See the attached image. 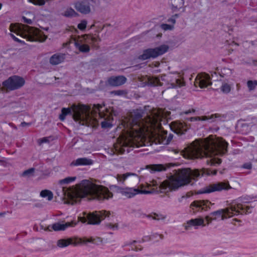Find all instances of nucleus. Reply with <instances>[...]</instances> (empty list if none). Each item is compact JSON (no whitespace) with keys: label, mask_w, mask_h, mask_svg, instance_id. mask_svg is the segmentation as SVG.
<instances>
[{"label":"nucleus","mask_w":257,"mask_h":257,"mask_svg":"<svg viewBox=\"0 0 257 257\" xmlns=\"http://www.w3.org/2000/svg\"><path fill=\"white\" fill-rule=\"evenodd\" d=\"M126 113L122 120V123L127 131V137L123 138L114 146L115 150L119 154L125 151L128 153L129 148L136 146L152 145L150 142L146 143L144 138L145 133H152V130H160L161 128V120L163 116L161 113Z\"/></svg>","instance_id":"f257e3e1"},{"label":"nucleus","mask_w":257,"mask_h":257,"mask_svg":"<svg viewBox=\"0 0 257 257\" xmlns=\"http://www.w3.org/2000/svg\"><path fill=\"white\" fill-rule=\"evenodd\" d=\"M217 171L203 169L192 170L190 168L179 170L175 174L160 184L156 189L151 191L143 190L133 188H123L121 194L127 198H132L138 194H150L153 192L166 193L169 191H175L179 188L188 184L191 179H195L204 175H216Z\"/></svg>","instance_id":"f03ea898"},{"label":"nucleus","mask_w":257,"mask_h":257,"mask_svg":"<svg viewBox=\"0 0 257 257\" xmlns=\"http://www.w3.org/2000/svg\"><path fill=\"white\" fill-rule=\"evenodd\" d=\"M227 146L228 144L222 139L210 136L203 141H196L191 144L187 149L186 155L191 159L206 157L208 158L206 161L208 164L215 166L219 165L221 160L214 156L225 154Z\"/></svg>","instance_id":"7ed1b4c3"},{"label":"nucleus","mask_w":257,"mask_h":257,"mask_svg":"<svg viewBox=\"0 0 257 257\" xmlns=\"http://www.w3.org/2000/svg\"><path fill=\"white\" fill-rule=\"evenodd\" d=\"M68 196L70 199L68 203L73 204L80 198L88 197L99 201L112 198V193L108 189L96 183L92 180H83L75 187L69 191Z\"/></svg>","instance_id":"20e7f679"},{"label":"nucleus","mask_w":257,"mask_h":257,"mask_svg":"<svg viewBox=\"0 0 257 257\" xmlns=\"http://www.w3.org/2000/svg\"><path fill=\"white\" fill-rule=\"evenodd\" d=\"M250 212V206H244L239 203L232 202L225 208L211 212L210 215L213 217L214 220L220 218L223 220L233 216L243 213L248 214Z\"/></svg>","instance_id":"39448f33"},{"label":"nucleus","mask_w":257,"mask_h":257,"mask_svg":"<svg viewBox=\"0 0 257 257\" xmlns=\"http://www.w3.org/2000/svg\"><path fill=\"white\" fill-rule=\"evenodd\" d=\"M10 31L31 42H44L47 39V36L38 29L23 24L17 26L11 25Z\"/></svg>","instance_id":"423d86ee"},{"label":"nucleus","mask_w":257,"mask_h":257,"mask_svg":"<svg viewBox=\"0 0 257 257\" xmlns=\"http://www.w3.org/2000/svg\"><path fill=\"white\" fill-rule=\"evenodd\" d=\"M97 41V38L91 36L89 35H84L82 36H78L77 38H71L68 43L66 45L70 43H74L76 48L81 53H87L89 52L90 48L89 44L92 42L94 43Z\"/></svg>","instance_id":"0eeeda50"},{"label":"nucleus","mask_w":257,"mask_h":257,"mask_svg":"<svg viewBox=\"0 0 257 257\" xmlns=\"http://www.w3.org/2000/svg\"><path fill=\"white\" fill-rule=\"evenodd\" d=\"M101 242L102 239L99 237H75L59 239L57 241V245L60 247H64L67 246L70 244H73L76 245L80 244H86L88 243H92L93 244H98Z\"/></svg>","instance_id":"6e6552de"},{"label":"nucleus","mask_w":257,"mask_h":257,"mask_svg":"<svg viewBox=\"0 0 257 257\" xmlns=\"http://www.w3.org/2000/svg\"><path fill=\"white\" fill-rule=\"evenodd\" d=\"M25 83V81L23 78L14 75L3 82L2 90L6 92L14 91L21 88Z\"/></svg>","instance_id":"1a4fd4ad"},{"label":"nucleus","mask_w":257,"mask_h":257,"mask_svg":"<svg viewBox=\"0 0 257 257\" xmlns=\"http://www.w3.org/2000/svg\"><path fill=\"white\" fill-rule=\"evenodd\" d=\"M169 48L167 45H162L155 48L145 49L143 51V54L138 57V59L141 60H146L155 58L167 52Z\"/></svg>","instance_id":"9d476101"},{"label":"nucleus","mask_w":257,"mask_h":257,"mask_svg":"<svg viewBox=\"0 0 257 257\" xmlns=\"http://www.w3.org/2000/svg\"><path fill=\"white\" fill-rule=\"evenodd\" d=\"M102 106L100 104H84L81 103L73 104L71 106L67 108L63 107L61 109V112H89V110L92 108L100 110ZM91 112H95V110Z\"/></svg>","instance_id":"9b49d317"},{"label":"nucleus","mask_w":257,"mask_h":257,"mask_svg":"<svg viewBox=\"0 0 257 257\" xmlns=\"http://www.w3.org/2000/svg\"><path fill=\"white\" fill-rule=\"evenodd\" d=\"M110 215V211H106L105 210L95 211L88 213L86 216V218H82L81 221L85 222L86 221H88V224L97 225L99 224L101 221L105 218L108 217Z\"/></svg>","instance_id":"f8f14e48"},{"label":"nucleus","mask_w":257,"mask_h":257,"mask_svg":"<svg viewBox=\"0 0 257 257\" xmlns=\"http://www.w3.org/2000/svg\"><path fill=\"white\" fill-rule=\"evenodd\" d=\"M231 189L228 181L220 182L210 184L204 187L198 191V194H208L215 191L228 190Z\"/></svg>","instance_id":"ddd939ff"},{"label":"nucleus","mask_w":257,"mask_h":257,"mask_svg":"<svg viewBox=\"0 0 257 257\" xmlns=\"http://www.w3.org/2000/svg\"><path fill=\"white\" fill-rule=\"evenodd\" d=\"M211 203L208 200H196L192 202L190 205V212L195 214L197 212L206 211L210 208Z\"/></svg>","instance_id":"4468645a"},{"label":"nucleus","mask_w":257,"mask_h":257,"mask_svg":"<svg viewBox=\"0 0 257 257\" xmlns=\"http://www.w3.org/2000/svg\"><path fill=\"white\" fill-rule=\"evenodd\" d=\"M74 8L77 11L84 15L89 14L91 12V9L89 0H79L74 3Z\"/></svg>","instance_id":"2eb2a0df"},{"label":"nucleus","mask_w":257,"mask_h":257,"mask_svg":"<svg viewBox=\"0 0 257 257\" xmlns=\"http://www.w3.org/2000/svg\"><path fill=\"white\" fill-rule=\"evenodd\" d=\"M211 84L210 77L209 75L206 73L198 74L194 81V85L196 86H199L200 88L206 87Z\"/></svg>","instance_id":"dca6fc26"},{"label":"nucleus","mask_w":257,"mask_h":257,"mask_svg":"<svg viewBox=\"0 0 257 257\" xmlns=\"http://www.w3.org/2000/svg\"><path fill=\"white\" fill-rule=\"evenodd\" d=\"M126 80V78L122 75L111 76L108 78L106 83L111 86L117 87L124 84Z\"/></svg>","instance_id":"f3484780"},{"label":"nucleus","mask_w":257,"mask_h":257,"mask_svg":"<svg viewBox=\"0 0 257 257\" xmlns=\"http://www.w3.org/2000/svg\"><path fill=\"white\" fill-rule=\"evenodd\" d=\"M206 225L204 219L202 217H198L187 221L185 228L187 230L189 229L191 227H194L195 228L197 229L199 226L204 227Z\"/></svg>","instance_id":"a211bd4d"},{"label":"nucleus","mask_w":257,"mask_h":257,"mask_svg":"<svg viewBox=\"0 0 257 257\" xmlns=\"http://www.w3.org/2000/svg\"><path fill=\"white\" fill-rule=\"evenodd\" d=\"M171 129L178 135L184 134L187 130V125L183 122L174 121L171 123Z\"/></svg>","instance_id":"6ab92c4d"},{"label":"nucleus","mask_w":257,"mask_h":257,"mask_svg":"<svg viewBox=\"0 0 257 257\" xmlns=\"http://www.w3.org/2000/svg\"><path fill=\"white\" fill-rule=\"evenodd\" d=\"M90 113H61L59 118L61 120H64L66 115L70 114L76 121H83L86 117L89 116Z\"/></svg>","instance_id":"aec40b11"},{"label":"nucleus","mask_w":257,"mask_h":257,"mask_svg":"<svg viewBox=\"0 0 257 257\" xmlns=\"http://www.w3.org/2000/svg\"><path fill=\"white\" fill-rule=\"evenodd\" d=\"M93 162L92 160L87 158H80L74 160L71 163V166H88L93 164Z\"/></svg>","instance_id":"412c9836"},{"label":"nucleus","mask_w":257,"mask_h":257,"mask_svg":"<svg viewBox=\"0 0 257 257\" xmlns=\"http://www.w3.org/2000/svg\"><path fill=\"white\" fill-rule=\"evenodd\" d=\"M219 117V115H217L215 113V114H211V115L208 116H194L191 117L189 118V120L191 121H207L209 122H213L215 119Z\"/></svg>","instance_id":"4be33fe9"},{"label":"nucleus","mask_w":257,"mask_h":257,"mask_svg":"<svg viewBox=\"0 0 257 257\" xmlns=\"http://www.w3.org/2000/svg\"><path fill=\"white\" fill-rule=\"evenodd\" d=\"M71 223L66 222L65 223H56L52 226H48L46 230L51 231L52 229L55 231L64 230L66 228L71 226Z\"/></svg>","instance_id":"5701e85b"},{"label":"nucleus","mask_w":257,"mask_h":257,"mask_svg":"<svg viewBox=\"0 0 257 257\" xmlns=\"http://www.w3.org/2000/svg\"><path fill=\"white\" fill-rule=\"evenodd\" d=\"M64 59L65 57L64 54H55L50 57L49 62L51 64L56 65L62 62Z\"/></svg>","instance_id":"b1692460"},{"label":"nucleus","mask_w":257,"mask_h":257,"mask_svg":"<svg viewBox=\"0 0 257 257\" xmlns=\"http://www.w3.org/2000/svg\"><path fill=\"white\" fill-rule=\"evenodd\" d=\"M138 242L136 240H128L124 242L122 247L126 250H141V248H139V246L136 244Z\"/></svg>","instance_id":"393cba45"},{"label":"nucleus","mask_w":257,"mask_h":257,"mask_svg":"<svg viewBox=\"0 0 257 257\" xmlns=\"http://www.w3.org/2000/svg\"><path fill=\"white\" fill-rule=\"evenodd\" d=\"M136 175V174L133 173H126L123 174H117L115 175V178L117 180L118 184H123L124 181L128 177Z\"/></svg>","instance_id":"a878e982"},{"label":"nucleus","mask_w":257,"mask_h":257,"mask_svg":"<svg viewBox=\"0 0 257 257\" xmlns=\"http://www.w3.org/2000/svg\"><path fill=\"white\" fill-rule=\"evenodd\" d=\"M113 118L111 116L107 115L103 121L101 122V125L102 128H106L111 127L112 126Z\"/></svg>","instance_id":"bb28decb"},{"label":"nucleus","mask_w":257,"mask_h":257,"mask_svg":"<svg viewBox=\"0 0 257 257\" xmlns=\"http://www.w3.org/2000/svg\"><path fill=\"white\" fill-rule=\"evenodd\" d=\"M40 195L43 198H47L48 201H51L53 198V193L48 190H44L41 191Z\"/></svg>","instance_id":"cd10ccee"},{"label":"nucleus","mask_w":257,"mask_h":257,"mask_svg":"<svg viewBox=\"0 0 257 257\" xmlns=\"http://www.w3.org/2000/svg\"><path fill=\"white\" fill-rule=\"evenodd\" d=\"M148 84L153 86L162 85V83L158 78L153 77L148 78Z\"/></svg>","instance_id":"c85d7f7f"},{"label":"nucleus","mask_w":257,"mask_h":257,"mask_svg":"<svg viewBox=\"0 0 257 257\" xmlns=\"http://www.w3.org/2000/svg\"><path fill=\"white\" fill-rule=\"evenodd\" d=\"M173 8L175 10L181 9L184 5V0H171Z\"/></svg>","instance_id":"c756f323"},{"label":"nucleus","mask_w":257,"mask_h":257,"mask_svg":"<svg viewBox=\"0 0 257 257\" xmlns=\"http://www.w3.org/2000/svg\"><path fill=\"white\" fill-rule=\"evenodd\" d=\"M232 73V70L229 68L224 67L219 72L220 75L222 77H228Z\"/></svg>","instance_id":"7c9ffc66"},{"label":"nucleus","mask_w":257,"mask_h":257,"mask_svg":"<svg viewBox=\"0 0 257 257\" xmlns=\"http://www.w3.org/2000/svg\"><path fill=\"white\" fill-rule=\"evenodd\" d=\"M76 179V177H68L63 179L59 180V183L61 185L68 184L71 182H74Z\"/></svg>","instance_id":"2f4dec72"},{"label":"nucleus","mask_w":257,"mask_h":257,"mask_svg":"<svg viewBox=\"0 0 257 257\" xmlns=\"http://www.w3.org/2000/svg\"><path fill=\"white\" fill-rule=\"evenodd\" d=\"M77 15V13L71 8H68L63 14V15L66 17H71Z\"/></svg>","instance_id":"473e14b6"},{"label":"nucleus","mask_w":257,"mask_h":257,"mask_svg":"<svg viewBox=\"0 0 257 257\" xmlns=\"http://www.w3.org/2000/svg\"><path fill=\"white\" fill-rule=\"evenodd\" d=\"M136 112H153L152 108L149 106H145L143 107H140L137 109Z\"/></svg>","instance_id":"72a5a7b5"},{"label":"nucleus","mask_w":257,"mask_h":257,"mask_svg":"<svg viewBox=\"0 0 257 257\" xmlns=\"http://www.w3.org/2000/svg\"><path fill=\"white\" fill-rule=\"evenodd\" d=\"M247 86L249 91L254 90L257 86V80H248L247 82Z\"/></svg>","instance_id":"f704fd0d"},{"label":"nucleus","mask_w":257,"mask_h":257,"mask_svg":"<svg viewBox=\"0 0 257 257\" xmlns=\"http://www.w3.org/2000/svg\"><path fill=\"white\" fill-rule=\"evenodd\" d=\"M221 90L224 93H228L231 90V86L226 83H223L220 88Z\"/></svg>","instance_id":"c9c22d12"},{"label":"nucleus","mask_w":257,"mask_h":257,"mask_svg":"<svg viewBox=\"0 0 257 257\" xmlns=\"http://www.w3.org/2000/svg\"><path fill=\"white\" fill-rule=\"evenodd\" d=\"M173 88L176 87L177 86L181 87L184 85V82L180 79H176L175 80V83H172L171 84Z\"/></svg>","instance_id":"e433bc0d"},{"label":"nucleus","mask_w":257,"mask_h":257,"mask_svg":"<svg viewBox=\"0 0 257 257\" xmlns=\"http://www.w3.org/2000/svg\"><path fill=\"white\" fill-rule=\"evenodd\" d=\"M158 237L160 239H163L164 236L163 234H159L158 233H154L150 235V239L152 240H157L158 241L159 239H158Z\"/></svg>","instance_id":"4c0bfd02"},{"label":"nucleus","mask_w":257,"mask_h":257,"mask_svg":"<svg viewBox=\"0 0 257 257\" xmlns=\"http://www.w3.org/2000/svg\"><path fill=\"white\" fill-rule=\"evenodd\" d=\"M152 170L153 171H161L165 170L162 165H154L152 166Z\"/></svg>","instance_id":"58836bf2"},{"label":"nucleus","mask_w":257,"mask_h":257,"mask_svg":"<svg viewBox=\"0 0 257 257\" xmlns=\"http://www.w3.org/2000/svg\"><path fill=\"white\" fill-rule=\"evenodd\" d=\"M110 188L113 191H116L117 193L121 194L123 188L119 187L116 185H113L110 186Z\"/></svg>","instance_id":"ea45409f"},{"label":"nucleus","mask_w":257,"mask_h":257,"mask_svg":"<svg viewBox=\"0 0 257 257\" xmlns=\"http://www.w3.org/2000/svg\"><path fill=\"white\" fill-rule=\"evenodd\" d=\"M161 27L164 30H172L174 28V26L170 24H162Z\"/></svg>","instance_id":"a19ab883"},{"label":"nucleus","mask_w":257,"mask_h":257,"mask_svg":"<svg viewBox=\"0 0 257 257\" xmlns=\"http://www.w3.org/2000/svg\"><path fill=\"white\" fill-rule=\"evenodd\" d=\"M87 25V22L86 21H82L78 25V28L80 30H84Z\"/></svg>","instance_id":"79ce46f5"},{"label":"nucleus","mask_w":257,"mask_h":257,"mask_svg":"<svg viewBox=\"0 0 257 257\" xmlns=\"http://www.w3.org/2000/svg\"><path fill=\"white\" fill-rule=\"evenodd\" d=\"M34 172V169L31 168L25 171L23 173L24 176H30L33 174Z\"/></svg>","instance_id":"37998d69"},{"label":"nucleus","mask_w":257,"mask_h":257,"mask_svg":"<svg viewBox=\"0 0 257 257\" xmlns=\"http://www.w3.org/2000/svg\"><path fill=\"white\" fill-rule=\"evenodd\" d=\"M106 226L108 229H112V230H116L118 228L117 224H112L110 223H107L106 224Z\"/></svg>","instance_id":"c03bdc74"},{"label":"nucleus","mask_w":257,"mask_h":257,"mask_svg":"<svg viewBox=\"0 0 257 257\" xmlns=\"http://www.w3.org/2000/svg\"><path fill=\"white\" fill-rule=\"evenodd\" d=\"M178 17V15L176 14L172 16L168 20L169 23L172 24V25L174 26V24L176 23V19Z\"/></svg>","instance_id":"a18cd8bd"},{"label":"nucleus","mask_w":257,"mask_h":257,"mask_svg":"<svg viewBox=\"0 0 257 257\" xmlns=\"http://www.w3.org/2000/svg\"><path fill=\"white\" fill-rule=\"evenodd\" d=\"M204 220L205 222L206 221L207 222V224H209L214 219H213V217H212L210 214L209 216H206Z\"/></svg>","instance_id":"49530a36"},{"label":"nucleus","mask_w":257,"mask_h":257,"mask_svg":"<svg viewBox=\"0 0 257 257\" xmlns=\"http://www.w3.org/2000/svg\"><path fill=\"white\" fill-rule=\"evenodd\" d=\"M48 142L49 140L47 138H43L39 140V143L40 145L43 143H48Z\"/></svg>","instance_id":"de8ad7c7"},{"label":"nucleus","mask_w":257,"mask_h":257,"mask_svg":"<svg viewBox=\"0 0 257 257\" xmlns=\"http://www.w3.org/2000/svg\"><path fill=\"white\" fill-rule=\"evenodd\" d=\"M111 93L115 95H121L123 94V91L122 90H116L112 91Z\"/></svg>","instance_id":"09e8293b"},{"label":"nucleus","mask_w":257,"mask_h":257,"mask_svg":"<svg viewBox=\"0 0 257 257\" xmlns=\"http://www.w3.org/2000/svg\"><path fill=\"white\" fill-rule=\"evenodd\" d=\"M243 167L245 169H250L252 167V165L249 163H246L243 165Z\"/></svg>","instance_id":"8fccbe9b"},{"label":"nucleus","mask_w":257,"mask_h":257,"mask_svg":"<svg viewBox=\"0 0 257 257\" xmlns=\"http://www.w3.org/2000/svg\"><path fill=\"white\" fill-rule=\"evenodd\" d=\"M23 19L24 20V22H25L26 23L31 24L32 23V21L31 19H27L25 17H23Z\"/></svg>","instance_id":"3c124183"},{"label":"nucleus","mask_w":257,"mask_h":257,"mask_svg":"<svg viewBox=\"0 0 257 257\" xmlns=\"http://www.w3.org/2000/svg\"><path fill=\"white\" fill-rule=\"evenodd\" d=\"M199 111V110L198 108H192L191 109H189V110L186 111L185 112H188V113L195 112V111Z\"/></svg>","instance_id":"603ef678"},{"label":"nucleus","mask_w":257,"mask_h":257,"mask_svg":"<svg viewBox=\"0 0 257 257\" xmlns=\"http://www.w3.org/2000/svg\"><path fill=\"white\" fill-rule=\"evenodd\" d=\"M190 195L189 194V193H187L186 194V195H184V196H182L179 199V202H182V200L183 199L185 198H189L190 197Z\"/></svg>","instance_id":"864d4df0"},{"label":"nucleus","mask_w":257,"mask_h":257,"mask_svg":"<svg viewBox=\"0 0 257 257\" xmlns=\"http://www.w3.org/2000/svg\"><path fill=\"white\" fill-rule=\"evenodd\" d=\"M31 124V123H27L26 122H22L21 124L22 126H28Z\"/></svg>","instance_id":"5fc2aeb1"},{"label":"nucleus","mask_w":257,"mask_h":257,"mask_svg":"<svg viewBox=\"0 0 257 257\" xmlns=\"http://www.w3.org/2000/svg\"><path fill=\"white\" fill-rule=\"evenodd\" d=\"M11 36H12V37L16 41H17V42H21L22 41L19 40L18 38H17L14 34H11Z\"/></svg>","instance_id":"6e6d98bb"},{"label":"nucleus","mask_w":257,"mask_h":257,"mask_svg":"<svg viewBox=\"0 0 257 257\" xmlns=\"http://www.w3.org/2000/svg\"><path fill=\"white\" fill-rule=\"evenodd\" d=\"M157 112H166V113H168V112H170V111H169L168 110H162L161 108H158L157 109Z\"/></svg>","instance_id":"4d7b16f0"},{"label":"nucleus","mask_w":257,"mask_h":257,"mask_svg":"<svg viewBox=\"0 0 257 257\" xmlns=\"http://www.w3.org/2000/svg\"><path fill=\"white\" fill-rule=\"evenodd\" d=\"M252 45L257 46V41H254L251 42Z\"/></svg>","instance_id":"13d9d810"},{"label":"nucleus","mask_w":257,"mask_h":257,"mask_svg":"<svg viewBox=\"0 0 257 257\" xmlns=\"http://www.w3.org/2000/svg\"><path fill=\"white\" fill-rule=\"evenodd\" d=\"M99 115H100V116H102V115H103L104 114H105L106 113H98Z\"/></svg>","instance_id":"bf43d9fd"},{"label":"nucleus","mask_w":257,"mask_h":257,"mask_svg":"<svg viewBox=\"0 0 257 257\" xmlns=\"http://www.w3.org/2000/svg\"><path fill=\"white\" fill-rule=\"evenodd\" d=\"M0 216H3L5 214H6V212H3V213H0Z\"/></svg>","instance_id":"052dcab7"},{"label":"nucleus","mask_w":257,"mask_h":257,"mask_svg":"<svg viewBox=\"0 0 257 257\" xmlns=\"http://www.w3.org/2000/svg\"><path fill=\"white\" fill-rule=\"evenodd\" d=\"M91 1L92 2H94V3H96V2L98 1V0H91Z\"/></svg>","instance_id":"680f3d73"},{"label":"nucleus","mask_w":257,"mask_h":257,"mask_svg":"<svg viewBox=\"0 0 257 257\" xmlns=\"http://www.w3.org/2000/svg\"><path fill=\"white\" fill-rule=\"evenodd\" d=\"M4 163L3 160H0V164H3Z\"/></svg>","instance_id":"e2e57ef3"},{"label":"nucleus","mask_w":257,"mask_h":257,"mask_svg":"<svg viewBox=\"0 0 257 257\" xmlns=\"http://www.w3.org/2000/svg\"><path fill=\"white\" fill-rule=\"evenodd\" d=\"M2 4L0 3V9L2 8Z\"/></svg>","instance_id":"0e129e2a"}]
</instances>
